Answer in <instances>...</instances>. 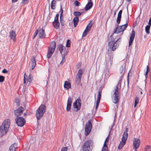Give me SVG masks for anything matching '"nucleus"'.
I'll return each instance as SVG.
<instances>
[{"instance_id":"f257e3e1","label":"nucleus","mask_w":151,"mask_h":151,"mask_svg":"<svg viewBox=\"0 0 151 151\" xmlns=\"http://www.w3.org/2000/svg\"><path fill=\"white\" fill-rule=\"evenodd\" d=\"M127 17L126 20V23L122 25L117 26L114 29V32L110 37V38L109 39V47L110 48H111L113 51H114L119 46V42H120L121 40L120 35H117L114 38L112 37L113 35L115 33L118 34L120 32H123L125 30L128 26V24L129 22V13L128 8L127 7Z\"/></svg>"},{"instance_id":"f03ea898","label":"nucleus","mask_w":151,"mask_h":151,"mask_svg":"<svg viewBox=\"0 0 151 151\" xmlns=\"http://www.w3.org/2000/svg\"><path fill=\"white\" fill-rule=\"evenodd\" d=\"M11 124L9 119L5 120L0 127V137H2L6 134Z\"/></svg>"},{"instance_id":"7ed1b4c3","label":"nucleus","mask_w":151,"mask_h":151,"mask_svg":"<svg viewBox=\"0 0 151 151\" xmlns=\"http://www.w3.org/2000/svg\"><path fill=\"white\" fill-rule=\"evenodd\" d=\"M93 143L92 141L89 140L84 142L82 146L83 151H92Z\"/></svg>"},{"instance_id":"20e7f679","label":"nucleus","mask_w":151,"mask_h":151,"mask_svg":"<svg viewBox=\"0 0 151 151\" xmlns=\"http://www.w3.org/2000/svg\"><path fill=\"white\" fill-rule=\"evenodd\" d=\"M46 109V106L42 104L41 105L37 110L36 116L37 120H39L42 118L45 111Z\"/></svg>"},{"instance_id":"39448f33","label":"nucleus","mask_w":151,"mask_h":151,"mask_svg":"<svg viewBox=\"0 0 151 151\" xmlns=\"http://www.w3.org/2000/svg\"><path fill=\"white\" fill-rule=\"evenodd\" d=\"M119 84L117 83L116 86V88L114 91V96L113 97V102L114 104L117 103L119 101Z\"/></svg>"},{"instance_id":"423d86ee","label":"nucleus","mask_w":151,"mask_h":151,"mask_svg":"<svg viewBox=\"0 0 151 151\" xmlns=\"http://www.w3.org/2000/svg\"><path fill=\"white\" fill-rule=\"evenodd\" d=\"M107 56H106L105 62L106 63V66L107 68H110L113 63V55L112 54L108 53Z\"/></svg>"},{"instance_id":"0eeeda50","label":"nucleus","mask_w":151,"mask_h":151,"mask_svg":"<svg viewBox=\"0 0 151 151\" xmlns=\"http://www.w3.org/2000/svg\"><path fill=\"white\" fill-rule=\"evenodd\" d=\"M92 125L90 120H88L86 124L85 130V134L87 136L90 133L92 129Z\"/></svg>"},{"instance_id":"6e6552de","label":"nucleus","mask_w":151,"mask_h":151,"mask_svg":"<svg viewBox=\"0 0 151 151\" xmlns=\"http://www.w3.org/2000/svg\"><path fill=\"white\" fill-rule=\"evenodd\" d=\"M15 120L17 125L21 127L23 126L26 122L25 119L23 117H16Z\"/></svg>"},{"instance_id":"1a4fd4ad","label":"nucleus","mask_w":151,"mask_h":151,"mask_svg":"<svg viewBox=\"0 0 151 151\" xmlns=\"http://www.w3.org/2000/svg\"><path fill=\"white\" fill-rule=\"evenodd\" d=\"M140 143V140L138 138H134L133 141V149H135V151L139 147Z\"/></svg>"},{"instance_id":"9d476101","label":"nucleus","mask_w":151,"mask_h":151,"mask_svg":"<svg viewBox=\"0 0 151 151\" xmlns=\"http://www.w3.org/2000/svg\"><path fill=\"white\" fill-rule=\"evenodd\" d=\"M24 109L20 107L14 111V114L16 116V117H18L22 114L23 112L24 111Z\"/></svg>"},{"instance_id":"9b49d317","label":"nucleus","mask_w":151,"mask_h":151,"mask_svg":"<svg viewBox=\"0 0 151 151\" xmlns=\"http://www.w3.org/2000/svg\"><path fill=\"white\" fill-rule=\"evenodd\" d=\"M92 23H89L87 25L82 35V37L86 36L88 32L90 30L91 27L92 26Z\"/></svg>"},{"instance_id":"f8f14e48","label":"nucleus","mask_w":151,"mask_h":151,"mask_svg":"<svg viewBox=\"0 0 151 151\" xmlns=\"http://www.w3.org/2000/svg\"><path fill=\"white\" fill-rule=\"evenodd\" d=\"M32 80V79L31 78V75L30 74L28 76H27L25 73L24 75V83L25 84L27 82H29V83H31Z\"/></svg>"},{"instance_id":"ddd939ff","label":"nucleus","mask_w":151,"mask_h":151,"mask_svg":"<svg viewBox=\"0 0 151 151\" xmlns=\"http://www.w3.org/2000/svg\"><path fill=\"white\" fill-rule=\"evenodd\" d=\"M135 31L133 30L131 32V33L130 37V39L129 43V47H130V46L132 45L134 39L135 37Z\"/></svg>"},{"instance_id":"4468645a","label":"nucleus","mask_w":151,"mask_h":151,"mask_svg":"<svg viewBox=\"0 0 151 151\" xmlns=\"http://www.w3.org/2000/svg\"><path fill=\"white\" fill-rule=\"evenodd\" d=\"M38 30L39 37L40 38H43L45 37V34L44 30L42 29L39 28L37 29Z\"/></svg>"},{"instance_id":"2eb2a0df","label":"nucleus","mask_w":151,"mask_h":151,"mask_svg":"<svg viewBox=\"0 0 151 151\" xmlns=\"http://www.w3.org/2000/svg\"><path fill=\"white\" fill-rule=\"evenodd\" d=\"M72 103V101L71 98V97H69L68 99L66 107V110L67 111H69L70 110Z\"/></svg>"},{"instance_id":"dca6fc26","label":"nucleus","mask_w":151,"mask_h":151,"mask_svg":"<svg viewBox=\"0 0 151 151\" xmlns=\"http://www.w3.org/2000/svg\"><path fill=\"white\" fill-rule=\"evenodd\" d=\"M9 37L10 39L12 40L13 41H15L16 40V34L15 32L13 31H11L9 33Z\"/></svg>"},{"instance_id":"f3484780","label":"nucleus","mask_w":151,"mask_h":151,"mask_svg":"<svg viewBox=\"0 0 151 151\" xmlns=\"http://www.w3.org/2000/svg\"><path fill=\"white\" fill-rule=\"evenodd\" d=\"M93 5V3L91 1H88L86 4L85 8L86 11H88L92 7Z\"/></svg>"},{"instance_id":"a211bd4d","label":"nucleus","mask_w":151,"mask_h":151,"mask_svg":"<svg viewBox=\"0 0 151 151\" xmlns=\"http://www.w3.org/2000/svg\"><path fill=\"white\" fill-rule=\"evenodd\" d=\"M32 70H33L36 65V61L34 56H32L31 59Z\"/></svg>"},{"instance_id":"6ab92c4d","label":"nucleus","mask_w":151,"mask_h":151,"mask_svg":"<svg viewBox=\"0 0 151 151\" xmlns=\"http://www.w3.org/2000/svg\"><path fill=\"white\" fill-rule=\"evenodd\" d=\"M50 48L48 49L50 50L52 52H54L56 47V43L55 42H52L50 43Z\"/></svg>"},{"instance_id":"aec40b11","label":"nucleus","mask_w":151,"mask_h":151,"mask_svg":"<svg viewBox=\"0 0 151 151\" xmlns=\"http://www.w3.org/2000/svg\"><path fill=\"white\" fill-rule=\"evenodd\" d=\"M64 87L68 89L71 87V85L70 83L69 82L67 81H65L64 85Z\"/></svg>"},{"instance_id":"412c9836","label":"nucleus","mask_w":151,"mask_h":151,"mask_svg":"<svg viewBox=\"0 0 151 151\" xmlns=\"http://www.w3.org/2000/svg\"><path fill=\"white\" fill-rule=\"evenodd\" d=\"M52 24L56 29H58L60 27V23L59 21L53 22Z\"/></svg>"},{"instance_id":"4be33fe9","label":"nucleus","mask_w":151,"mask_h":151,"mask_svg":"<svg viewBox=\"0 0 151 151\" xmlns=\"http://www.w3.org/2000/svg\"><path fill=\"white\" fill-rule=\"evenodd\" d=\"M79 21V18L78 17H75L73 20V22L74 24V26L76 27L77 25L78 22Z\"/></svg>"},{"instance_id":"5701e85b","label":"nucleus","mask_w":151,"mask_h":151,"mask_svg":"<svg viewBox=\"0 0 151 151\" xmlns=\"http://www.w3.org/2000/svg\"><path fill=\"white\" fill-rule=\"evenodd\" d=\"M58 49L61 55L62 54L63 50H65V47L61 44H60L59 45Z\"/></svg>"},{"instance_id":"b1692460","label":"nucleus","mask_w":151,"mask_h":151,"mask_svg":"<svg viewBox=\"0 0 151 151\" xmlns=\"http://www.w3.org/2000/svg\"><path fill=\"white\" fill-rule=\"evenodd\" d=\"M83 74V71L82 69L79 70L78 73L77 74L76 78L81 79V76Z\"/></svg>"},{"instance_id":"393cba45","label":"nucleus","mask_w":151,"mask_h":151,"mask_svg":"<svg viewBox=\"0 0 151 151\" xmlns=\"http://www.w3.org/2000/svg\"><path fill=\"white\" fill-rule=\"evenodd\" d=\"M53 52H52L50 50L48 49V52L47 55V57L48 58H50L51 57Z\"/></svg>"},{"instance_id":"a878e982","label":"nucleus","mask_w":151,"mask_h":151,"mask_svg":"<svg viewBox=\"0 0 151 151\" xmlns=\"http://www.w3.org/2000/svg\"><path fill=\"white\" fill-rule=\"evenodd\" d=\"M17 147L16 145L15 144L12 145L9 147V151H15V148Z\"/></svg>"},{"instance_id":"bb28decb","label":"nucleus","mask_w":151,"mask_h":151,"mask_svg":"<svg viewBox=\"0 0 151 151\" xmlns=\"http://www.w3.org/2000/svg\"><path fill=\"white\" fill-rule=\"evenodd\" d=\"M126 142V141H124V140H122V141L120 142V143L119 145L118 149L119 150L122 149L125 144Z\"/></svg>"},{"instance_id":"cd10ccee","label":"nucleus","mask_w":151,"mask_h":151,"mask_svg":"<svg viewBox=\"0 0 151 151\" xmlns=\"http://www.w3.org/2000/svg\"><path fill=\"white\" fill-rule=\"evenodd\" d=\"M56 3V1L55 0H52L51 4V7L52 9H55V5Z\"/></svg>"},{"instance_id":"c85d7f7f","label":"nucleus","mask_w":151,"mask_h":151,"mask_svg":"<svg viewBox=\"0 0 151 151\" xmlns=\"http://www.w3.org/2000/svg\"><path fill=\"white\" fill-rule=\"evenodd\" d=\"M128 136V133L125 134L124 133L122 137V140H124V141L126 142L127 138Z\"/></svg>"},{"instance_id":"c756f323","label":"nucleus","mask_w":151,"mask_h":151,"mask_svg":"<svg viewBox=\"0 0 151 151\" xmlns=\"http://www.w3.org/2000/svg\"><path fill=\"white\" fill-rule=\"evenodd\" d=\"M73 106L74 108H76L77 111L79 110L81 108L80 106L79 107L78 106L76 101H75L73 103Z\"/></svg>"},{"instance_id":"7c9ffc66","label":"nucleus","mask_w":151,"mask_h":151,"mask_svg":"<svg viewBox=\"0 0 151 151\" xmlns=\"http://www.w3.org/2000/svg\"><path fill=\"white\" fill-rule=\"evenodd\" d=\"M139 97L137 96L135 98V102L134 105V107H136L137 104L139 102Z\"/></svg>"},{"instance_id":"2f4dec72","label":"nucleus","mask_w":151,"mask_h":151,"mask_svg":"<svg viewBox=\"0 0 151 151\" xmlns=\"http://www.w3.org/2000/svg\"><path fill=\"white\" fill-rule=\"evenodd\" d=\"M83 13V12H80L78 11L74 12V15L76 17H78L81 15V14Z\"/></svg>"},{"instance_id":"473e14b6","label":"nucleus","mask_w":151,"mask_h":151,"mask_svg":"<svg viewBox=\"0 0 151 151\" xmlns=\"http://www.w3.org/2000/svg\"><path fill=\"white\" fill-rule=\"evenodd\" d=\"M102 151H108L107 145L104 143V146L102 148Z\"/></svg>"},{"instance_id":"72a5a7b5","label":"nucleus","mask_w":151,"mask_h":151,"mask_svg":"<svg viewBox=\"0 0 151 151\" xmlns=\"http://www.w3.org/2000/svg\"><path fill=\"white\" fill-rule=\"evenodd\" d=\"M150 26L149 25H147L145 28V30L147 34L150 33Z\"/></svg>"},{"instance_id":"f704fd0d","label":"nucleus","mask_w":151,"mask_h":151,"mask_svg":"<svg viewBox=\"0 0 151 151\" xmlns=\"http://www.w3.org/2000/svg\"><path fill=\"white\" fill-rule=\"evenodd\" d=\"M60 24L62 26H64L65 25L64 24V21L63 19V17H60Z\"/></svg>"},{"instance_id":"c9c22d12","label":"nucleus","mask_w":151,"mask_h":151,"mask_svg":"<svg viewBox=\"0 0 151 151\" xmlns=\"http://www.w3.org/2000/svg\"><path fill=\"white\" fill-rule=\"evenodd\" d=\"M70 42L71 41L70 40H68L66 42V46L67 47H70Z\"/></svg>"},{"instance_id":"e433bc0d","label":"nucleus","mask_w":151,"mask_h":151,"mask_svg":"<svg viewBox=\"0 0 151 151\" xmlns=\"http://www.w3.org/2000/svg\"><path fill=\"white\" fill-rule=\"evenodd\" d=\"M81 79L76 78V83L78 85L80 84L81 83Z\"/></svg>"},{"instance_id":"4c0bfd02","label":"nucleus","mask_w":151,"mask_h":151,"mask_svg":"<svg viewBox=\"0 0 151 151\" xmlns=\"http://www.w3.org/2000/svg\"><path fill=\"white\" fill-rule=\"evenodd\" d=\"M59 16V14L58 13L56 15V16L53 22H55L59 21H58Z\"/></svg>"},{"instance_id":"58836bf2","label":"nucleus","mask_w":151,"mask_h":151,"mask_svg":"<svg viewBox=\"0 0 151 151\" xmlns=\"http://www.w3.org/2000/svg\"><path fill=\"white\" fill-rule=\"evenodd\" d=\"M121 17H117L116 22L117 24L118 25L120 23Z\"/></svg>"},{"instance_id":"ea45409f","label":"nucleus","mask_w":151,"mask_h":151,"mask_svg":"<svg viewBox=\"0 0 151 151\" xmlns=\"http://www.w3.org/2000/svg\"><path fill=\"white\" fill-rule=\"evenodd\" d=\"M5 79L4 77L2 76H0V82H3Z\"/></svg>"},{"instance_id":"a19ab883","label":"nucleus","mask_w":151,"mask_h":151,"mask_svg":"<svg viewBox=\"0 0 151 151\" xmlns=\"http://www.w3.org/2000/svg\"><path fill=\"white\" fill-rule=\"evenodd\" d=\"M81 99H78L75 101L77 102V103H78L80 107L81 106Z\"/></svg>"},{"instance_id":"79ce46f5","label":"nucleus","mask_w":151,"mask_h":151,"mask_svg":"<svg viewBox=\"0 0 151 151\" xmlns=\"http://www.w3.org/2000/svg\"><path fill=\"white\" fill-rule=\"evenodd\" d=\"M101 90L99 91L98 92V95L97 99H101Z\"/></svg>"},{"instance_id":"37998d69","label":"nucleus","mask_w":151,"mask_h":151,"mask_svg":"<svg viewBox=\"0 0 151 151\" xmlns=\"http://www.w3.org/2000/svg\"><path fill=\"white\" fill-rule=\"evenodd\" d=\"M124 69L122 65L121 66L120 68L119 69V72L120 73H122Z\"/></svg>"},{"instance_id":"c03bdc74","label":"nucleus","mask_w":151,"mask_h":151,"mask_svg":"<svg viewBox=\"0 0 151 151\" xmlns=\"http://www.w3.org/2000/svg\"><path fill=\"white\" fill-rule=\"evenodd\" d=\"M74 4L75 6H79V4H80V3L78 1L76 0L74 2Z\"/></svg>"},{"instance_id":"a18cd8bd","label":"nucleus","mask_w":151,"mask_h":151,"mask_svg":"<svg viewBox=\"0 0 151 151\" xmlns=\"http://www.w3.org/2000/svg\"><path fill=\"white\" fill-rule=\"evenodd\" d=\"M38 29H37L36 31H35L34 34V36L33 37V39H34L36 35H37L38 33Z\"/></svg>"},{"instance_id":"49530a36","label":"nucleus","mask_w":151,"mask_h":151,"mask_svg":"<svg viewBox=\"0 0 151 151\" xmlns=\"http://www.w3.org/2000/svg\"><path fill=\"white\" fill-rule=\"evenodd\" d=\"M60 12H61L60 14V17H62L63 16V11L62 9V6H60Z\"/></svg>"},{"instance_id":"de8ad7c7","label":"nucleus","mask_w":151,"mask_h":151,"mask_svg":"<svg viewBox=\"0 0 151 151\" xmlns=\"http://www.w3.org/2000/svg\"><path fill=\"white\" fill-rule=\"evenodd\" d=\"M149 65H147V66L146 71L145 74V75L146 76V77H147V75L148 73L149 72Z\"/></svg>"},{"instance_id":"09e8293b","label":"nucleus","mask_w":151,"mask_h":151,"mask_svg":"<svg viewBox=\"0 0 151 151\" xmlns=\"http://www.w3.org/2000/svg\"><path fill=\"white\" fill-rule=\"evenodd\" d=\"M62 56V60L60 62V64H63V63L65 61V57H64V56Z\"/></svg>"},{"instance_id":"8fccbe9b","label":"nucleus","mask_w":151,"mask_h":151,"mask_svg":"<svg viewBox=\"0 0 151 151\" xmlns=\"http://www.w3.org/2000/svg\"><path fill=\"white\" fill-rule=\"evenodd\" d=\"M151 148V146L150 145H147L145 146V151H146L150 149Z\"/></svg>"},{"instance_id":"3c124183","label":"nucleus","mask_w":151,"mask_h":151,"mask_svg":"<svg viewBox=\"0 0 151 151\" xmlns=\"http://www.w3.org/2000/svg\"><path fill=\"white\" fill-rule=\"evenodd\" d=\"M28 0H22L21 2V3L22 4H27Z\"/></svg>"},{"instance_id":"603ef678","label":"nucleus","mask_w":151,"mask_h":151,"mask_svg":"<svg viewBox=\"0 0 151 151\" xmlns=\"http://www.w3.org/2000/svg\"><path fill=\"white\" fill-rule=\"evenodd\" d=\"M64 53L63 54V55H62V56H64V57H65L66 56V55L68 54V51L67 50L65 51V52L64 50Z\"/></svg>"},{"instance_id":"864d4df0","label":"nucleus","mask_w":151,"mask_h":151,"mask_svg":"<svg viewBox=\"0 0 151 151\" xmlns=\"http://www.w3.org/2000/svg\"><path fill=\"white\" fill-rule=\"evenodd\" d=\"M122 10H120L119 11V13L118 14V17H121L122 16Z\"/></svg>"},{"instance_id":"5fc2aeb1","label":"nucleus","mask_w":151,"mask_h":151,"mask_svg":"<svg viewBox=\"0 0 151 151\" xmlns=\"http://www.w3.org/2000/svg\"><path fill=\"white\" fill-rule=\"evenodd\" d=\"M110 134V133H109V135H108V136L107 137V138L106 139L104 143H105L106 142H108L109 139V138Z\"/></svg>"},{"instance_id":"6e6d98bb","label":"nucleus","mask_w":151,"mask_h":151,"mask_svg":"<svg viewBox=\"0 0 151 151\" xmlns=\"http://www.w3.org/2000/svg\"><path fill=\"white\" fill-rule=\"evenodd\" d=\"M67 147H64L62 148L61 149V151H67Z\"/></svg>"},{"instance_id":"4d7b16f0","label":"nucleus","mask_w":151,"mask_h":151,"mask_svg":"<svg viewBox=\"0 0 151 151\" xmlns=\"http://www.w3.org/2000/svg\"><path fill=\"white\" fill-rule=\"evenodd\" d=\"M15 102L17 104V106H19L20 104L19 101V100L17 99L16 100Z\"/></svg>"},{"instance_id":"13d9d810","label":"nucleus","mask_w":151,"mask_h":151,"mask_svg":"<svg viewBox=\"0 0 151 151\" xmlns=\"http://www.w3.org/2000/svg\"><path fill=\"white\" fill-rule=\"evenodd\" d=\"M8 71L6 69H4L2 71V73H8Z\"/></svg>"},{"instance_id":"bf43d9fd","label":"nucleus","mask_w":151,"mask_h":151,"mask_svg":"<svg viewBox=\"0 0 151 151\" xmlns=\"http://www.w3.org/2000/svg\"><path fill=\"white\" fill-rule=\"evenodd\" d=\"M130 74V73L129 72V73H128V75H127V85H129V74Z\"/></svg>"},{"instance_id":"052dcab7","label":"nucleus","mask_w":151,"mask_h":151,"mask_svg":"<svg viewBox=\"0 0 151 151\" xmlns=\"http://www.w3.org/2000/svg\"><path fill=\"white\" fill-rule=\"evenodd\" d=\"M124 73H123L122 75L120 76V80H123V77H124V76H123V74H124Z\"/></svg>"},{"instance_id":"680f3d73","label":"nucleus","mask_w":151,"mask_h":151,"mask_svg":"<svg viewBox=\"0 0 151 151\" xmlns=\"http://www.w3.org/2000/svg\"><path fill=\"white\" fill-rule=\"evenodd\" d=\"M128 128H125V132H124V133H125V134L127 133V132L128 131Z\"/></svg>"},{"instance_id":"e2e57ef3","label":"nucleus","mask_w":151,"mask_h":151,"mask_svg":"<svg viewBox=\"0 0 151 151\" xmlns=\"http://www.w3.org/2000/svg\"><path fill=\"white\" fill-rule=\"evenodd\" d=\"M100 99H97L96 103L99 104V103H100Z\"/></svg>"},{"instance_id":"0e129e2a","label":"nucleus","mask_w":151,"mask_h":151,"mask_svg":"<svg viewBox=\"0 0 151 151\" xmlns=\"http://www.w3.org/2000/svg\"><path fill=\"white\" fill-rule=\"evenodd\" d=\"M149 25L150 26H151V17L150 18L149 20V22L148 23Z\"/></svg>"},{"instance_id":"69168bd1","label":"nucleus","mask_w":151,"mask_h":151,"mask_svg":"<svg viewBox=\"0 0 151 151\" xmlns=\"http://www.w3.org/2000/svg\"><path fill=\"white\" fill-rule=\"evenodd\" d=\"M122 80H119V81H118V83L119 84V85H120V86L121 87V81Z\"/></svg>"},{"instance_id":"338daca9","label":"nucleus","mask_w":151,"mask_h":151,"mask_svg":"<svg viewBox=\"0 0 151 151\" xmlns=\"http://www.w3.org/2000/svg\"><path fill=\"white\" fill-rule=\"evenodd\" d=\"M99 104H97L96 103V109H97V108H98L99 106Z\"/></svg>"},{"instance_id":"774afa93","label":"nucleus","mask_w":151,"mask_h":151,"mask_svg":"<svg viewBox=\"0 0 151 151\" xmlns=\"http://www.w3.org/2000/svg\"><path fill=\"white\" fill-rule=\"evenodd\" d=\"M149 77L150 78H151V71L149 73Z\"/></svg>"}]
</instances>
